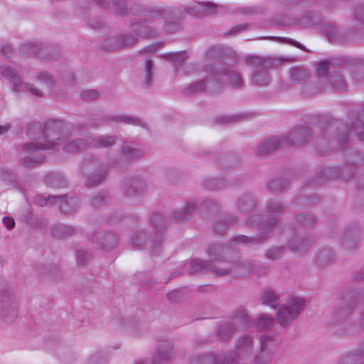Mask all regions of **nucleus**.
I'll list each match as a JSON object with an SVG mask.
<instances>
[{
    "mask_svg": "<svg viewBox=\"0 0 364 364\" xmlns=\"http://www.w3.org/2000/svg\"><path fill=\"white\" fill-rule=\"evenodd\" d=\"M169 14L166 9H153L147 13V18L143 22H138L132 25V30L136 33L134 34H124L117 37L114 41L115 45L112 49H117L123 46H127L134 43L137 41V37L141 38H155L157 36L156 30L151 26L149 23H152L155 19L166 18Z\"/></svg>",
    "mask_w": 364,
    "mask_h": 364,
    "instance_id": "obj_1",
    "label": "nucleus"
},
{
    "mask_svg": "<svg viewBox=\"0 0 364 364\" xmlns=\"http://www.w3.org/2000/svg\"><path fill=\"white\" fill-rule=\"evenodd\" d=\"M277 218L274 215H263L260 220H257V216H252L248 220L250 224L257 223L259 225V233L257 237H248L246 235H240L234 237L232 242L237 244H245L247 245H255L262 244L268 238V234L272 231V228L277 223Z\"/></svg>",
    "mask_w": 364,
    "mask_h": 364,
    "instance_id": "obj_2",
    "label": "nucleus"
},
{
    "mask_svg": "<svg viewBox=\"0 0 364 364\" xmlns=\"http://www.w3.org/2000/svg\"><path fill=\"white\" fill-rule=\"evenodd\" d=\"M65 124L62 121L52 119L46 122L43 131L38 136H36L37 141H41L43 145L47 146L48 149L59 150V145L63 138V131Z\"/></svg>",
    "mask_w": 364,
    "mask_h": 364,
    "instance_id": "obj_3",
    "label": "nucleus"
},
{
    "mask_svg": "<svg viewBox=\"0 0 364 364\" xmlns=\"http://www.w3.org/2000/svg\"><path fill=\"white\" fill-rule=\"evenodd\" d=\"M48 149L41 141H33L22 145L19 161L23 166L33 168L41 164L46 159L42 150Z\"/></svg>",
    "mask_w": 364,
    "mask_h": 364,
    "instance_id": "obj_4",
    "label": "nucleus"
},
{
    "mask_svg": "<svg viewBox=\"0 0 364 364\" xmlns=\"http://www.w3.org/2000/svg\"><path fill=\"white\" fill-rule=\"evenodd\" d=\"M83 171L87 174L86 181L87 186H95L102 183L106 177L109 166L102 162L100 159L90 156L85 159Z\"/></svg>",
    "mask_w": 364,
    "mask_h": 364,
    "instance_id": "obj_5",
    "label": "nucleus"
},
{
    "mask_svg": "<svg viewBox=\"0 0 364 364\" xmlns=\"http://www.w3.org/2000/svg\"><path fill=\"white\" fill-rule=\"evenodd\" d=\"M17 316L13 292L5 282L0 283V319L4 322H12Z\"/></svg>",
    "mask_w": 364,
    "mask_h": 364,
    "instance_id": "obj_6",
    "label": "nucleus"
},
{
    "mask_svg": "<svg viewBox=\"0 0 364 364\" xmlns=\"http://www.w3.org/2000/svg\"><path fill=\"white\" fill-rule=\"evenodd\" d=\"M226 267L221 268L215 267L213 271L215 272L216 277H224L228 274H234L235 276H243L245 274L252 273L259 274V264L252 263L251 262H228Z\"/></svg>",
    "mask_w": 364,
    "mask_h": 364,
    "instance_id": "obj_7",
    "label": "nucleus"
},
{
    "mask_svg": "<svg viewBox=\"0 0 364 364\" xmlns=\"http://www.w3.org/2000/svg\"><path fill=\"white\" fill-rule=\"evenodd\" d=\"M149 224L153 228L151 235L153 243L152 254H156L159 252L161 245L164 240L165 230L166 229V221L159 213H153L150 216Z\"/></svg>",
    "mask_w": 364,
    "mask_h": 364,
    "instance_id": "obj_8",
    "label": "nucleus"
},
{
    "mask_svg": "<svg viewBox=\"0 0 364 364\" xmlns=\"http://www.w3.org/2000/svg\"><path fill=\"white\" fill-rule=\"evenodd\" d=\"M208 73L212 77L211 83L218 84V81L223 76H227L232 87L235 88H240L243 85V80L239 73L233 71H230L225 68H215L213 65H208L205 68Z\"/></svg>",
    "mask_w": 364,
    "mask_h": 364,
    "instance_id": "obj_9",
    "label": "nucleus"
},
{
    "mask_svg": "<svg viewBox=\"0 0 364 364\" xmlns=\"http://www.w3.org/2000/svg\"><path fill=\"white\" fill-rule=\"evenodd\" d=\"M122 188L126 197L134 199L139 198L148 189V183L145 179L136 177L126 180Z\"/></svg>",
    "mask_w": 364,
    "mask_h": 364,
    "instance_id": "obj_10",
    "label": "nucleus"
},
{
    "mask_svg": "<svg viewBox=\"0 0 364 364\" xmlns=\"http://www.w3.org/2000/svg\"><path fill=\"white\" fill-rule=\"evenodd\" d=\"M87 240L97 249L111 250L116 247L117 240L115 235L111 232H101L97 235L95 232H90L87 235Z\"/></svg>",
    "mask_w": 364,
    "mask_h": 364,
    "instance_id": "obj_11",
    "label": "nucleus"
},
{
    "mask_svg": "<svg viewBox=\"0 0 364 364\" xmlns=\"http://www.w3.org/2000/svg\"><path fill=\"white\" fill-rule=\"evenodd\" d=\"M311 139V132L306 127H296L285 136L284 141L291 146H300L307 143Z\"/></svg>",
    "mask_w": 364,
    "mask_h": 364,
    "instance_id": "obj_12",
    "label": "nucleus"
},
{
    "mask_svg": "<svg viewBox=\"0 0 364 364\" xmlns=\"http://www.w3.org/2000/svg\"><path fill=\"white\" fill-rule=\"evenodd\" d=\"M35 205H53V204H75L78 203V199L68 195L45 196L37 195L33 198Z\"/></svg>",
    "mask_w": 364,
    "mask_h": 364,
    "instance_id": "obj_13",
    "label": "nucleus"
},
{
    "mask_svg": "<svg viewBox=\"0 0 364 364\" xmlns=\"http://www.w3.org/2000/svg\"><path fill=\"white\" fill-rule=\"evenodd\" d=\"M232 252V250L229 245H223L220 244H215L210 245L208 249V254L210 260L214 265L223 262L225 267L229 261L226 257Z\"/></svg>",
    "mask_w": 364,
    "mask_h": 364,
    "instance_id": "obj_14",
    "label": "nucleus"
},
{
    "mask_svg": "<svg viewBox=\"0 0 364 364\" xmlns=\"http://www.w3.org/2000/svg\"><path fill=\"white\" fill-rule=\"evenodd\" d=\"M0 74L9 81L15 93L22 92L23 81L16 69L10 65H2L0 66Z\"/></svg>",
    "mask_w": 364,
    "mask_h": 364,
    "instance_id": "obj_15",
    "label": "nucleus"
},
{
    "mask_svg": "<svg viewBox=\"0 0 364 364\" xmlns=\"http://www.w3.org/2000/svg\"><path fill=\"white\" fill-rule=\"evenodd\" d=\"M111 121L114 122L125 123L128 124L144 127V123L139 118L131 115L110 114L102 117L100 122L91 123L92 126H102Z\"/></svg>",
    "mask_w": 364,
    "mask_h": 364,
    "instance_id": "obj_16",
    "label": "nucleus"
},
{
    "mask_svg": "<svg viewBox=\"0 0 364 364\" xmlns=\"http://www.w3.org/2000/svg\"><path fill=\"white\" fill-rule=\"evenodd\" d=\"M186 269L183 271V273L190 274L210 270L215 275V272L213 271L214 268H221V267L214 265L209 260H202L198 258L193 259L189 262H186Z\"/></svg>",
    "mask_w": 364,
    "mask_h": 364,
    "instance_id": "obj_17",
    "label": "nucleus"
},
{
    "mask_svg": "<svg viewBox=\"0 0 364 364\" xmlns=\"http://www.w3.org/2000/svg\"><path fill=\"white\" fill-rule=\"evenodd\" d=\"M245 63L247 65L253 68L255 71L274 68L277 65V62L275 59L270 57H261L258 55L246 56Z\"/></svg>",
    "mask_w": 364,
    "mask_h": 364,
    "instance_id": "obj_18",
    "label": "nucleus"
},
{
    "mask_svg": "<svg viewBox=\"0 0 364 364\" xmlns=\"http://www.w3.org/2000/svg\"><path fill=\"white\" fill-rule=\"evenodd\" d=\"M253 348V338L250 336L245 335L238 339L235 345V352H230L229 353H233L234 358H235L236 356L245 358L252 355Z\"/></svg>",
    "mask_w": 364,
    "mask_h": 364,
    "instance_id": "obj_19",
    "label": "nucleus"
},
{
    "mask_svg": "<svg viewBox=\"0 0 364 364\" xmlns=\"http://www.w3.org/2000/svg\"><path fill=\"white\" fill-rule=\"evenodd\" d=\"M173 355V346L167 341H164L158 346L157 353L152 360V364H170Z\"/></svg>",
    "mask_w": 364,
    "mask_h": 364,
    "instance_id": "obj_20",
    "label": "nucleus"
},
{
    "mask_svg": "<svg viewBox=\"0 0 364 364\" xmlns=\"http://www.w3.org/2000/svg\"><path fill=\"white\" fill-rule=\"evenodd\" d=\"M217 6L212 3H197L196 4L188 7L186 11L188 14L196 17H203L214 14L216 12Z\"/></svg>",
    "mask_w": 364,
    "mask_h": 364,
    "instance_id": "obj_21",
    "label": "nucleus"
},
{
    "mask_svg": "<svg viewBox=\"0 0 364 364\" xmlns=\"http://www.w3.org/2000/svg\"><path fill=\"white\" fill-rule=\"evenodd\" d=\"M89 147V141L84 139H70L65 136L59 145V149L67 152H74L76 151L84 150Z\"/></svg>",
    "mask_w": 364,
    "mask_h": 364,
    "instance_id": "obj_22",
    "label": "nucleus"
},
{
    "mask_svg": "<svg viewBox=\"0 0 364 364\" xmlns=\"http://www.w3.org/2000/svg\"><path fill=\"white\" fill-rule=\"evenodd\" d=\"M211 82L212 79L209 80L207 77H205L200 81L196 82L189 85V86L183 90V92L186 95H192L199 92L203 91L205 89H207L209 92H215L216 88L215 87V83H211Z\"/></svg>",
    "mask_w": 364,
    "mask_h": 364,
    "instance_id": "obj_23",
    "label": "nucleus"
},
{
    "mask_svg": "<svg viewBox=\"0 0 364 364\" xmlns=\"http://www.w3.org/2000/svg\"><path fill=\"white\" fill-rule=\"evenodd\" d=\"M162 58L167 61L172 62L176 71L180 72L182 70L185 61L188 58V55L185 50L168 52L163 54Z\"/></svg>",
    "mask_w": 364,
    "mask_h": 364,
    "instance_id": "obj_24",
    "label": "nucleus"
},
{
    "mask_svg": "<svg viewBox=\"0 0 364 364\" xmlns=\"http://www.w3.org/2000/svg\"><path fill=\"white\" fill-rule=\"evenodd\" d=\"M318 19L316 16H315L311 12L306 11L303 14L301 17L298 18L297 20L292 19L291 21H286L284 18H282V19L278 21L277 23L279 25L297 23L303 28H307L316 23Z\"/></svg>",
    "mask_w": 364,
    "mask_h": 364,
    "instance_id": "obj_25",
    "label": "nucleus"
},
{
    "mask_svg": "<svg viewBox=\"0 0 364 364\" xmlns=\"http://www.w3.org/2000/svg\"><path fill=\"white\" fill-rule=\"evenodd\" d=\"M314 259L316 263L321 267L330 266L335 262V255L333 250L323 247L316 252Z\"/></svg>",
    "mask_w": 364,
    "mask_h": 364,
    "instance_id": "obj_26",
    "label": "nucleus"
},
{
    "mask_svg": "<svg viewBox=\"0 0 364 364\" xmlns=\"http://www.w3.org/2000/svg\"><path fill=\"white\" fill-rule=\"evenodd\" d=\"M341 173L338 167H325L319 172V176L315 178L313 183L314 185L324 184L328 180L338 178Z\"/></svg>",
    "mask_w": 364,
    "mask_h": 364,
    "instance_id": "obj_27",
    "label": "nucleus"
},
{
    "mask_svg": "<svg viewBox=\"0 0 364 364\" xmlns=\"http://www.w3.org/2000/svg\"><path fill=\"white\" fill-rule=\"evenodd\" d=\"M280 141V139L277 136H273L268 137L259 144L255 153L257 156L268 154L277 149Z\"/></svg>",
    "mask_w": 364,
    "mask_h": 364,
    "instance_id": "obj_28",
    "label": "nucleus"
},
{
    "mask_svg": "<svg viewBox=\"0 0 364 364\" xmlns=\"http://www.w3.org/2000/svg\"><path fill=\"white\" fill-rule=\"evenodd\" d=\"M289 75L293 83L301 84L308 80L310 77V71L304 67L294 66L289 69Z\"/></svg>",
    "mask_w": 364,
    "mask_h": 364,
    "instance_id": "obj_29",
    "label": "nucleus"
},
{
    "mask_svg": "<svg viewBox=\"0 0 364 364\" xmlns=\"http://www.w3.org/2000/svg\"><path fill=\"white\" fill-rule=\"evenodd\" d=\"M313 237H304L300 235L293 237L289 242V247L296 252L306 250L314 242Z\"/></svg>",
    "mask_w": 364,
    "mask_h": 364,
    "instance_id": "obj_30",
    "label": "nucleus"
},
{
    "mask_svg": "<svg viewBox=\"0 0 364 364\" xmlns=\"http://www.w3.org/2000/svg\"><path fill=\"white\" fill-rule=\"evenodd\" d=\"M343 299L352 305L362 304L364 302V289H347L343 293Z\"/></svg>",
    "mask_w": 364,
    "mask_h": 364,
    "instance_id": "obj_31",
    "label": "nucleus"
},
{
    "mask_svg": "<svg viewBox=\"0 0 364 364\" xmlns=\"http://www.w3.org/2000/svg\"><path fill=\"white\" fill-rule=\"evenodd\" d=\"M364 358V348L355 349L343 354L338 364H357Z\"/></svg>",
    "mask_w": 364,
    "mask_h": 364,
    "instance_id": "obj_32",
    "label": "nucleus"
},
{
    "mask_svg": "<svg viewBox=\"0 0 364 364\" xmlns=\"http://www.w3.org/2000/svg\"><path fill=\"white\" fill-rule=\"evenodd\" d=\"M358 245V231L356 230H346L342 236V245L343 248L351 250L357 248Z\"/></svg>",
    "mask_w": 364,
    "mask_h": 364,
    "instance_id": "obj_33",
    "label": "nucleus"
},
{
    "mask_svg": "<svg viewBox=\"0 0 364 364\" xmlns=\"http://www.w3.org/2000/svg\"><path fill=\"white\" fill-rule=\"evenodd\" d=\"M116 142V137L113 136L100 135L91 137L89 146L95 148H109Z\"/></svg>",
    "mask_w": 364,
    "mask_h": 364,
    "instance_id": "obj_34",
    "label": "nucleus"
},
{
    "mask_svg": "<svg viewBox=\"0 0 364 364\" xmlns=\"http://www.w3.org/2000/svg\"><path fill=\"white\" fill-rule=\"evenodd\" d=\"M279 297L280 296L276 291L272 289H266L262 293L260 301L263 304L276 309L279 306Z\"/></svg>",
    "mask_w": 364,
    "mask_h": 364,
    "instance_id": "obj_35",
    "label": "nucleus"
},
{
    "mask_svg": "<svg viewBox=\"0 0 364 364\" xmlns=\"http://www.w3.org/2000/svg\"><path fill=\"white\" fill-rule=\"evenodd\" d=\"M75 233V228L73 226L64 224H56L51 229V235L56 239H64Z\"/></svg>",
    "mask_w": 364,
    "mask_h": 364,
    "instance_id": "obj_36",
    "label": "nucleus"
},
{
    "mask_svg": "<svg viewBox=\"0 0 364 364\" xmlns=\"http://www.w3.org/2000/svg\"><path fill=\"white\" fill-rule=\"evenodd\" d=\"M295 319V314H292L289 307L282 306L279 309L277 314V320L282 326H288Z\"/></svg>",
    "mask_w": 364,
    "mask_h": 364,
    "instance_id": "obj_37",
    "label": "nucleus"
},
{
    "mask_svg": "<svg viewBox=\"0 0 364 364\" xmlns=\"http://www.w3.org/2000/svg\"><path fill=\"white\" fill-rule=\"evenodd\" d=\"M223 358V354L217 355L200 354L192 358L191 364H221L220 358Z\"/></svg>",
    "mask_w": 364,
    "mask_h": 364,
    "instance_id": "obj_38",
    "label": "nucleus"
},
{
    "mask_svg": "<svg viewBox=\"0 0 364 364\" xmlns=\"http://www.w3.org/2000/svg\"><path fill=\"white\" fill-rule=\"evenodd\" d=\"M45 183L55 188H64L67 185L66 180L58 173H49L44 177Z\"/></svg>",
    "mask_w": 364,
    "mask_h": 364,
    "instance_id": "obj_39",
    "label": "nucleus"
},
{
    "mask_svg": "<svg viewBox=\"0 0 364 364\" xmlns=\"http://www.w3.org/2000/svg\"><path fill=\"white\" fill-rule=\"evenodd\" d=\"M259 346L258 349L275 353L277 348V342L274 336L262 335L259 338Z\"/></svg>",
    "mask_w": 364,
    "mask_h": 364,
    "instance_id": "obj_40",
    "label": "nucleus"
},
{
    "mask_svg": "<svg viewBox=\"0 0 364 364\" xmlns=\"http://www.w3.org/2000/svg\"><path fill=\"white\" fill-rule=\"evenodd\" d=\"M122 151L124 157L129 160H136L143 157L145 152L132 144H126L122 146Z\"/></svg>",
    "mask_w": 364,
    "mask_h": 364,
    "instance_id": "obj_41",
    "label": "nucleus"
},
{
    "mask_svg": "<svg viewBox=\"0 0 364 364\" xmlns=\"http://www.w3.org/2000/svg\"><path fill=\"white\" fill-rule=\"evenodd\" d=\"M294 203L299 205H313L321 203V198L314 193L304 191L295 198Z\"/></svg>",
    "mask_w": 364,
    "mask_h": 364,
    "instance_id": "obj_42",
    "label": "nucleus"
},
{
    "mask_svg": "<svg viewBox=\"0 0 364 364\" xmlns=\"http://www.w3.org/2000/svg\"><path fill=\"white\" fill-rule=\"evenodd\" d=\"M230 323L235 326V329L237 328H245L250 323V318L243 310H238L235 312L232 321Z\"/></svg>",
    "mask_w": 364,
    "mask_h": 364,
    "instance_id": "obj_43",
    "label": "nucleus"
},
{
    "mask_svg": "<svg viewBox=\"0 0 364 364\" xmlns=\"http://www.w3.org/2000/svg\"><path fill=\"white\" fill-rule=\"evenodd\" d=\"M235 330V326L230 322L221 323L216 329L218 336L223 341L229 340Z\"/></svg>",
    "mask_w": 364,
    "mask_h": 364,
    "instance_id": "obj_44",
    "label": "nucleus"
},
{
    "mask_svg": "<svg viewBox=\"0 0 364 364\" xmlns=\"http://www.w3.org/2000/svg\"><path fill=\"white\" fill-rule=\"evenodd\" d=\"M202 186L208 190L219 191L225 188L228 185L226 179L218 178H208L203 181Z\"/></svg>",
    "mask_w": 364,
    "mask_h": 364,
    "instance_id": "obj_45",
    "label": "nucleus"
},
{
    "mask_svg": "<svg viewBox=\"0 0 364 364\" xmlns=\"http://www.w3.org/2000/svg\"><path fill=\"white\" fill-rule=\"evenodd\" d=\"M268 69L255 71L251 78L252 82L258 86H267L269 84L271 78L267 73Z\"/></svg>",
    "mask_w": 364,
    "mask_h": 364,
    "instance_id": "obj_46",
    "label": "nucleus"
},
{
    "mask_svg": "<svg viewBox=\"0 0 364 364\" xmlns=\"http://www.w3.org/2000/svg\"><path fill=\"white\" fill-rule=\"evenodd\" d=\"M289 182L283 178H276L270 180L268 183L269 189L274 193H279L287 188Z\"/></svg>",
    "mask_w": 364,
    "mask_h": 364,
    "instance_id": "obj_47",
    "label": "nucleus"
},
{
    "mask_svg": "<svg viewBox=\"0 0 364 364\" xmlns=\"http://www.w3.org/2000/svg\"><path fill=\"white\" fill-rule=\"evenodd\" d=\"M194 206H180L172 213L171 218L176 222L187 220L193 211Z\"/></svg>",
    "mask_w": 364,
    "mask_h": 364,
    "instance_id": "obj_48",
    "label": "nucleus"
},
{
    "mask_svg": "<svg viewBox=\"0 0 364 364\" xmlns=\"http://www.w3.org/2000/svg\"><path fill=\"white\" fill-rule=\"evenodd\" d=\"M60 48L55 46L43 45V50L39 53V58L45 60L56 59L60 56Z\"/></svg>",
    "mask_w": 364,
    "mask_h": 364,
    "instance_id": "obj_49",
    "label": "nucleus"
},
{
    "mask_svg": "<svg viewBox=\"0 0 364 364\" xmlns=\"http://www.w3.org/2000/svg\"><path fill=\"white\" fill-rule=\"evenodd\" d=\"M236 221V219L233 216L224 215L219 218L214 225V230L216 234L223 235L227 230L228 223H233Z\"/></svg>",
    "mask_w": 364,
    "mask_h": 364,
    "instance_id": "obj_50",
    "label": "nucleus"
},
{
    "mask_svg": "<svg viewBox=\"0 0 364 364\" xmlns=\"http://www.w3.org/2000/svg\"><path fill=\"white\" fill-rule=\"evenodd\" d=\"M274 353L257 349L254 360L256 364H270L274 356Z\"/></svg>",
    "mask_w": 364,
    "mask_h": 364,
    "instance_id": "obj_51",
    "label": "nucleus"
},
{
    "mask_svg": "<svg viewBox=\"0 0 364 364\" xmlns=\"http://www.w3.org/2000/svg\"><path fill=\"white\" fill-rule=\"evenodd\" d=\"M36 80L39 83L45 85L50 90H52L55 85L54 77L46 71L38 73Z\"/></svg>",
    "mask_w": 364,
    "mask_h": 364,
    "instance_id": "obj_52",
    "label": "nucleus"
},
{
    "mask_svg": "<svg viewBox=\"0 0 364 364\" xmlns=\"http://www.w3.org/2000/svg\"><path fill=\"white\" fill-rule=\"evenodd\" d=\"M304 306V299L301 297H292L289 301V305L287 307L289 308V310L292 314H295V318H296Z\"/></svg>",
    "mask_w": 364,
    "mask_h": 364,
    "instance_id": "obj_53",
    "label": "nucleus"
},
{
    "mask_svg": "<svg viewBox=\"0 0 364 364\" xmlns=\"http://www.w3.org/2000/svg\"><path fill=\"white\" fill-rule=\"evenodd\" d=\"M43 44L38 42H29L22 46V52L27 55H38L43 50Z\"/></svg>",
    "mask_w": 364,
    "mask_h": 364,
    "instance_id": "obj_54",
    "label": "nucleus"
},
{
    "mask_svg": "<svg viewBox=\"0 0 364 364\" xmlns=\"http://www.w3.org/2000/svg\"><path fill=\"white\" fill-rule=\"evenodd\" d=\"M333 63L330 60L321 61L318 64L317 74L321 81L333 70Z\"/></svg>",
    "mask_w": 364,
    "mask_h": 364,
    "instance_id": "obj_55",
    "label": "nucleus"
},
{
    "mask_svg": "<svg viewBox=\"0 0 364 364\" xmlns=\"http://www.w3.org/2000/svg\"><path fill=\"white\" fill-rule=\"evenodd\" d=\"M153 62L147 59L145 62V80L143 81V86L146 88L150 87L153 84Z\"/></svg>",
    "mask_w": 364,
    "mask_h": 364,
    "instance_id": "obj_56",
    "label": "nucleus"
},
{
    "mask_svg": "<svg viewBox=\"0 0 364 364\" xmlns=\"http://www.w3.org/2000/svg\"><path fill=\"white\" fill-rule=\"evenodd\" d=\"M247 114H240L234 115H223L216 119L218 124H231L237 123L247 117Z\"/></svg>",
    "mask_w": 364,
    "mask_h": 364,
    "instance_id": "obj_57",
    "label": "nucleus"
},
{
    "mask_svg": "<svg viewBox=\"0 0 364 364\" xmlns=\"http://www.w3.org/2000/svg\"><path fill=\"white\" fill-rule=\"evenodd\" d=\"M284 250L282 246H272L266 250L265 257L271 260H278L283 257Z\"/></svg>",
    "mask_w": 364,
    "mask_h": 364,
    "instance_id": "obj_58",
    "label": "nucleus"
},
{
    "mask_svg": "<svg viewBox=\"0 0 364 364\" xmlns=\"http://www.w3.org/2000/svg\"><path fill=\"white\" fill-rule=\"evenodd\" d=\"M352 306L346 303L339 304L333 311L334 318L336 321L347 316L351 311Z\"/></svg>",
    "mask_w": 364,
    "mask_h": 364,
    "instance_id": "obj_59",
    "label": "nucleus"
},
{
    "mask_svg": "<svg viewBox=\"0 0 364 364\" xmlns=\"http://www.w3.org/2000/svg\"><path fill=\"white\" fill-rule=\"evenodd\" d=\"M274 318L266 314H261L257 318V326L261 331H266L273 326Z\"/></svg>",
    "mask_w": 364,
    "mask_h": 364,
    "instance_id": "obj_60",
    "label": "nucleus"
},
{
    "mask_svg": "<svg viewBox=\"0 0 364 364\" xmlns=\"http://www.w3.org/2000/svg\"><path fill=\"white\" fill-rule=\"evenodd\" d=\"M145 240V232L142 231H137L132 235L129 241V244L133 249L139 248L144 243Z\"/></svg>",
    "mask_w": 364,
    "mask_h": 364,
    "instance_id": "obj_61",
    "label": "nucleus"
},
{
    "mask_svg": "<svg viewBox=\"0 0 364 364\" xmlns=\"http://www.w3.org/2000/svg\"><path fill=\"white\" fill-rule=\"evenodd\" d=\"M257 202V198L252 192H246L241 194L237 201L238 205H255Z\"/></svg>",
    "mask_w": 364,
    "mask_h": 364,
    "instance_id": "obj_62",
    "label": "nucleus"
},
{
    "mask_svg": "<svg viewBox=\"0 0 364 364\" xmlns=\"http://www.w3.org/2000/svg\"><path fill=\"white\" fill-rule=\"evenodd\" d=\"M348 162L355 166L364 163V152L358 151H350L348 154Z\"/></svg>",
    "mask_w": 364,
    "mask_h": 364,
    "instance_id": "obj_63",
    "label": "nucleus"
},
{
    "mask_svg": "<svg viewBox=\"0 0 364 364\" xmlns=\"http://www.w3.org/2000/svg\"><path fill=\"white\" fill-rule=\"evenodd\" d=\"M91 258V254L87 251L80 250L76 252V262L78 267L85 266Z\"/></svg>",
    "mask_w": 364,
    "mask_h": 364,
    "instance_id": "obj_64",
    "label": "nucleus"
}]
</instances>
